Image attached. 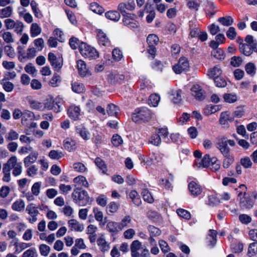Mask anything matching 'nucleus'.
<instances>
[{
  "mask_svg": "<svg viewBox=\"0 0 257 257\" xmlns=\"http://www.w3.org/2000/svg\"><path fill=\"white\" fill-rule=\"evenodd\" d=\"M229 144L231 147L235 145L233 140H228L225 136H220L216 138L215 146L224 157L222 166L224 168H228L234 162V157L230 154V148L228 147Z\"/></svg>",
  "mask_w": 257,
  "mask_h": 257,
  "instance_id": "f257e3e1",
  "label": "nucleus"
},
{
  "mask_svg": "<svg viewBox=\"0 0 257 257\" xmlns=\"http://www.w3.org/2000/svg\"><path fill=\"white\" fill-rule=\"evenodd\" d=\"M72 197L75 202L80 206H85L91 204L92 202L87 192L85 190L81 191L78 188L74 190Z\"/></svg>",
  "mask_w": 257,
  "mask_h": 257,
  "instance_id": "f03ea898",
  "label": "nucleus"
},
{
  "mask_svg": "<svg viewBox=\"0 0 257 257\" xmlns=\"http://www.w3.org/2000/svg\"><path fill=\"white\" fill-rule=\"evenodd\" d=\"M152 116L151 110L146 107H143L135 110L132 114V119L135 122L142 123L149 121Z\"/></svg>",
  "mask_w": 257,
  "mask_h": 257,
  "instance_id": "7ed1b4c3",
  "label": "nucleus"
},
{
  "mask_svg": "<svg viewBox=\"0 0 257 257\" xmlns=\"http://www.w3.org/2000/svg\"><path fill=\"white\" fill-rule=\"evenodd\" d=\"M79 51L83 57L89 59H96L98 57L97 51L85 43L81 42Z\"/></svg>",
  "mask_w": 257,
  "mask_h": 257,
  "instance_id": "20e7f679",
  "label": "nucleus"
},
{
  "mask_svg": "<svg viewBox=\"0 0 257 257\" xmlns=\"http://www.w3.org/2000/svg\"><path fill=\"white\" fill-rule=\"evenodd\" d=\"M10 170L13 169L12 174L14 176L20 175L22 173V166L21 163L18 162L16 156L11 157L7 162Z\"/></svg>",
  "mask_w": 257,
  "mask_h": 257,
  "instance_id": "39448f33",
  "label": "nucleus"
},
{
  "mask_svg": "<svg viewBox=\"0 0 257 257\" xmlns=\"http://www.w3.org/2000/svg\"><path fill=\"white\" fill-rule=\"evenodd\" d=\"M122 22L123 24L130 28H136L139 27V24L136 20L137 16L133 14H123Z\"/></svg>",
  "mask_w": 257,
  "mask_h": 257,
  "instance_id": "423d86ee",
  "label": "nucleus"
},
{
  "mask_svg": "<svg viewBox=\"0 0 257 257\" xmlns=\"http://www.w3.org/2000/svg\"><path fill=\"white\" fill-rule=\"evenodd\" d=\"M26 212L30 215L27 218L30 223H34L37 220V216L39 214V212L34 203L28 204L26 209Z\"/></svg>",
  "mask_w": 257,
  "mask_h": 257,
  "instance_id": "0eeeda50",
  "label": "nucleus"
},
{
  "mask_svg": "<svg viewBox=\"0 0 257 257\" xmlns=\"http://www.w3.org/2000/svg\"><path fill=\"white\" fill-rule=\"evenodd\" d=\"M48 59L55 70L59 71L63 66V59L60 57H57L54 53L50 52L48 54Z\"/></svg>",
  "mask_w": 257,
  "mask_h": 257,
  "instance_id": "6e6552de",
  "label": "nucleus"
},
{
  "mask_svg": "<svg viewBox=\"0 0 257 257\" xmlns=\"http://www.w3.org/2000/svg\"><path fill=\"white\" fill-rule=\"evenodd\" d=\"M189 62L185 58H181L178 63L173 67V70L176 74H180L189 68Z\"/></svg>",
  "mask_w": 257,
  "mask_h": 257,
  "instance_id": "1a4fd4ad",
  "label": "nucleus"
},
{
  "mask_svg": "<svg viewBox=\"0 0 257 257\" xmlns=\"http://www.w3.org/2000/svg\"><path fill=\"white\" fill-rule=\"evenodd\" d=\"M191 94L196 99L202 100L205 98V92L200 86L194 85L191 88Z\"/></svg>",
  "mask_w": 257,
  "mask_h": 257,
  "instance_id": "9d476101",
  "label": "nucleus"
},
{
  "mask_svg": "<svg viewBox=\"0 0 257 257\" xmlns=\"http://www.w3.org/2000/svg\"><path fill=\"white\" fill-rule=\"evenodd\" d=\"M233 120L234 117L230 116L229 112L224 111L221 113L219 122L224 127H228L229 126L228 122H232Z\"/></svg>",
  "mask_w": 257,
  "mask_h": 257,
  "instance_id": "9b49d317",
  "label": "nucleus"
},
{
  "mask_svg": "<svg viewBox=\"0 0 257 257\" xmlns=\"http://www.w3.org/2000/svg\"><path fill=\"white\" fill-rule=\"evenodd\" d=\"M188 189L192 195L198 196L202 192V187L194 181L190 182L188 184Z\"/></svg>",
  "mask_w": 257,
  "mask_h": 257,
  "instance_id": "f8f14e48",
  "label": "nucleus"
},
{
  "mask_svg": "<svg viewBox=\"0 0 257 257\" xmlns=\"http://www.w3.org/2000/svg\"><path fill=\"white\" fill-rule=\"evenodd\" d=\"M77 66L79 75L82 77H85L90 75L88 68L86 66L85 62L81 60H79L77 62Z\"/></svg>",
  "mask_w": 257,
  "mask_h": 257,
  "instance_id": "ddd939ff",
  "label": "nucleus"
},
{
  "mask_svg": "<svg viewBox=\"0 0 257 257\" xmlns=\"http://www.w3.org/2000/svg\"><path fill=\"white\" fill-rule=\"evenodd\" d=\"M125 76L120 74H110L108 76V80L112 84H121L124 82Z\"/></svg>",
  "mask_w": 257,
  "mask_h": 257,
  "instance_id": "4468645a",
  "label": "nucleus"
},
{
  "mask_svg": "<svg viewBox=\"0 0 257 257\" xmlns=\"http://www.w3.org/2000/svg\"><path fill=\"white\" fill-rule=\"evenodd\" d=\"M135 8V3L134 1L128 2L127 3H121L118 6V10L123 14H127L126 13V10L133 11Z\"/></svg>",
  "mask_w": 257,
  "mask_h": 257,
  "instance_id": "2eb2a0df",
  "label": "nucleus"
},
{
  "mask_svg": "<svg viewBox=\"0 0 257 257\" xmlns=\"http://www.w3.org/2000/svg\"><path fill=\"white\" fill-rule=\"evenodd\" d=\"M142 248V245L140 241L138 240L133 241L131 245L132 256L140 257V253L138 250Z\"/></svg>",
  "mask_w": 257,
  "mask_h": 257,
  "instance_id": "dca6fc26",
  "label": "nucleus"
},
{
  "mask_svg": "<svg viewBox=\"0 0 257 257\" xmlns=\"http://www.w3.org/2000/svg\"><path fill=\"white\" fill-rule=\"evenodd\" d=\"M68 226L72 231L81 232L84 229V225L76 219H72L68 221Z\"/></svg>",
  "mask_w": 257,
  "mask_h": 257,
  "instance_id": "f3484780",
  "label": "nucleus"
},
{
  "mask_svg": "<svg viewBox=\"0 0 257 257\" xmlns=\"http://www.w3.org/2000/svg\"><path fill=\"white\" fill-rule=\"evenodd\" d=\"M240 52L246 56H250L252 52L254 51V49L251 45L243 43V40L240 39V44L239 47Z\"/></svg>",
  "mask_w": 257,
  "mask_h": 257,
  "instance_id": "a211bd4d",
  "label": "nucleus"
},
{
  "mask_svg": "<svg viewBox=\"0 0 257 257\" xmlns=\"http://www.w3.org/2000/svg\"><path fill=\"white\" fill-rule=\"evenodd\" d=\"M97 37L98 43L100 45L107 46L110 44V41L106 35L101 30H97Z\"/></svg>",
  "mask_w": 257,
  "mask_h": 257,
  "instance_id": "6ab92c4d",
  "label": "nucleus"
},
{
  "mask_svg": "<svg viewBox=\"0 0 257 257\" xmlns=\"http://www.w3.org/2000/svg\"><path fill=\"white\" fill-rule=\"evenodd\" d=\"M244 197L240 199V207L242 209H250L254 205L253 201L249 196H246V193H244Z\"/></svg>",
  "mask_w": 257,
  "mask_h": 257,
  "instance_id": "aec40b11",
  "label": "nucleus"
},
{
  "mask_svg": "<svg viewBox=\"0 0 257 257\" xmlns=\"http://www.w3.org/2000/svg\"><path fill=\"white\" fill-rule=\"evenodd\" d=\"M68 114L71 119L77 120L80 115V108L79 106L72 105L68 109Z\"/></svg>",
  "mask_w": 257,
  "mask_h": 257,
  "instance_id": "412c9836",
  "label": "nucleus"
},
{
  "mask_svg": "<svg viewBox=\"0 0 257 257\" xmlns=\"http://www.w3.org/2000/svg\"><path fill=\"white\" fill-rule=\"evenodd\" d=\"M28 102L32 109L43 110L44 109V103L35 100L32 98L29 97L27 98Z\"/></svg>",
  "mask_w": 257,
  "mask_h": 257,
  "instance_id": "4be33fe9",
  "label": "nucleus"
},
{
  "mask_svg": "<svg viewBox=\"0 0 257 257\" xmlns=\"http://www.w3.org/2000/svg\"><path fill=\"white\" fill-rule=\"evenodd\" d=\"M38 156V153L37 152H32L30 155L24 159V163L25 166L28 167L30 164L35 163L37 159Z\"/></svg>",
  "mask_w": 257,
  "mask_h": 257,
  "instance_id": "5701e85b",
  "label": "nucleus"
},
{
  "mask_svg": "<svg viewBox=\"0 0 257 257\" xmlns=\"http://www.w3.org/2000/svg\"><path fill=\"white\" fill-rule=\"evenodd\" d=\"M217 159L216 158H211L209 155L206 154L201 160V164L199 165V167L202 165L203 168L210 167L211 164L216 162Z\"/></svg>",
  "mask_w": 257,
  "mask_h": 257,
  "instance_id": "b1692460",
  "label": "nucleus"
},
{
  "mask_svg": "<svg viewBox=\"0 0 257 257\" xmlns=\"http://www.w3.org/2000/svg\"><path fill=\"white\" fill-rule=\"evenodd\" d=\"M34 117L35 115L33 112L28 110H25L22 113V122L24 125H27L28 124L27 121L33 120Z\"/></svg>",
  "mask_w": 257,
  "mask_h": 257,
  "instance_id": "393cba45",
  "label": "nucleus"
},
{
  "mask_svg": "<svg viewBox=\"0 0 257 257\" xmlns=\"http://www.w3.org/2000/svg\"><path fill=\"white\" fill-rule=\"evenodd\" d=\"M3 177L2 178V180L6 183L9 182L11 180V170L7 164V163H5L3 165Z\"/></svg>",
  "mask_w": 257,
  "mask_h": 257,
  "instance_id": "a878e982",
  "label": "nucleus"
},
{
  "mask_svg": "<svg viewBox=\"0 0 257 257\" xmlns=\"http://www.w3.org/2000/svg\"><path fill=\"white\" fill-rule=\"evenodd\" d=\"M25 207V203L22 199H18L12 205V209L17 212H23Z\"/></svg>",
  "mask_w": 257,
  "mask_h": 257,
  "instance_id": "bb28decb",
  "label": "nucleus"
},
{
  "mask_svg": "<svg viewBox=\"0 0 257 257\" xmlns=\"http://www.w3.org/2000/svg\"><path fill=\"white\" fill-rule=\"evenodd\" d=\"M44 108H47L49 110H54L56 112L60 111L59 109L56 110V106H57L59 108H60V106L52 98L47 99L46 102L44 104Z\"/></svg>",
  "mask_w": 257,
  "mask_h": 257,
  "instance_id": "cd10ccee",
  "label": "nucleus"
},
{
  "mask_svg": "<svg viewBox=\"0 0 257 257\" xmlns=\"http://www.w3.org/2000/svg\"><path fill=\"white\" fill-rule=\"evenodd\" d=\"M106 229L109 232L112 233L117 232L121 230L119 223L115 221L108 222L106 225Z\"/></svg>",
  "mask_w": 257,
  "mask_h": 257,
  "instance_id": "c85d7f7f",
  "label": "nucleus"
},
{
  "mask_svg": "<svg viewBox=\"0 0 257 257\" xmlns=\"http://www.w3.org/2000/svg\"><path fill=\"white\" fill-rule=\"evenodd\" d=\"M217 231L215 230L210 229L207 239L209 242L208 245L214 246L216 243Z\"/></svg>",
  "mask_w": 257,
  "mask_h": 257,
  "instance_id": "c756f323",
  "label": "nucleus"
},
{
  "mask_svg": "<svg viewBox=\"0 0 257 257\" xmlns=\"http://www.w3.org/2000/svg\"><path fill=\"white\" fill-rule=\"evenodd\" d=\"M221 74L222 70L218 65H216L213 68L210 69L208 72L209 77L214 79L216 78V77H219Z\"/></svg>",
  "mask_w": 257,
  "mask_h": 257,
  "instance_id": "7c9ffc66",
  "label": "nucleus"
},
{
  "mask_svg": "<svg viewBox=\"0 0 257 257\" xmlns=\"http://www.w3.org/2000/svg\"><path fill=\"white\" fill-rule=\"evenodd\" d=\"M37 55V50L33 47H30L27 50L26 52H23L21 56L24 59H32Z\"/></svg>",
  "mask_w": 257,
  "mask_h": 257,
  "instance_id": "2f4dec72",
  "label": "nucleus"
},
{
  "mask_svg": "<svg viewBox=\"0 0 257 257\" xmlns=\"http://www.w3.org/2000/svg\"><path fill=\"white\" fill-rule=\"evenodd\" d=\"M97 243L101 251L103 252L107 251L110 249L109 244L103 237L98 238L97 240Z\"/></svg>",
  "mask_w": 257,
  "mask_h": 257,
  "instance_id": "473e14b6",
  "label": "nucleus"
},
{
  "mask_svg": "<svg viewBox=\"0 0 257 257\" xmlns=\"http://www.w3.org/2000/svg\"><path fill=\"white\" fill-rule=\"evenodd\" d=\"M14 245L16 247L15 252L20 253L25 249L31 246L32 243L15 241L14 243Z\"/></svg>",
  "mask_w": 257,
  "mask_h": 257,
  "instance_id": "72a5a7b5",
  "label": "nucleus"
},
{
  "mask_svg": "<svg viewBox=\"0 0 257 257\" xmlns=\"http://www.w3.org/2000/svg\"><path fill=\"white\" fill-rule=\"evenodd\" d=\"M107 19L115 22L118 21L120 18V14L115 11H110L105 14Z\"/></svg>",
  "mask_w": 257,
  "mask_h": 257,
  "instance_id": "f704fd0d",
  "label": "nucleus"
},
{
  "mask_svg": "<svg viewBox=\"0 0 257 257\" xmlns=\"http://www.w3.org/2000/svg\"><path fill=\"white\" fill-rule=\"evenodd\" d=\"M0 37H2L4 41L7 43H12L14 41L13 35L10 32L1 31Z\"/></svg>",
  "mask_w": 257,
  "mask_h": 257,
  "instance_id": "c9c22d12",
  "label": "nucleus"
},
{
  "mask_svg": "<svg viewBox=\"0 0 257 257\" xmlns=\"http://www.w3.org/2000/svg\"><path fill=\"white\" fill-rule=\"evenodd\" d=\"M64 147L69 152L74 151L76 149L75 142L71 139L67 138L64 141Z\"/></svg>",
  "mask_w": 257,
  "mask_h": 257,
  "instance_id": "e433bc0d",
  "label": "nucleus"
},
{
  "mask_svg": "<svg viewBox=\"0 0 257 257\" xmlns=\"http://www.w3.org/2000/svg\"><path fill=\"white\" fill-rule=\"evenodd\" d=\"M129 197L135 205L139 206L141 204L142 201L140 195L136 190L131 191Z\"/></svg>",
  "mask_w": 257,
  "mask_h": 257,
  "instance_id": "4c0bfd02",
  "label": "nucleus"
},
{
  "mask_svg": "<svg viewBox=\"0 0 257 257\" xmlns=\"http://www.w3.org/2000/svg\"><path fill=\"white\" fill-rule=\"evenodd\" d=\"M73 182L77 185L83 186L85 187H88L89 184L86 178L83 176H78L73 179Z\"/></svg>",
  "mask_w": 257,
  "mask_h": 257,
  "instance_id": "58836bf2",
  "label": "nucleus"
},
{
  "mask_svg": "<svg viewBox=\"0 0 257 257\" xmlns=\"http://www.w3.org/2000/svg\"><path fill=\"white\" fill-rule=\"evenodd\" d=\"M12 11L13 8L10 6L0 9V18L3 19L11 17L12 14Z\"/></svg>",
  "mask_w": 257,
  "mask_h": 257,
  "instance_id": "ea45409f",
  "label": "nucleus"
},
{
  "mask_svg": "<svg viewBox=\"0 0 257 257\" xmlns=\"http://www.w3.org/2000/svg\"><path fill=\"white\" fill-rule=\"evenodd\" d=\"M76 132L84 140H88L89 139L90 133L85 128L83 127H78L76 128Z\"/></svg>",
  "mask_w": 257,
  "mask_h": 257,
  "instance_id": "a19ab883",
  "label": "nucleus"
},
{
  "mask_svg": "<svg viewBox=\"0 0 257 257\" xmlns=\"http://www.w3.org/2000/svg\"><path fill=\"white\" fill-rule=\"evenodd\" d=\"M218 21L223 26L228 27L233 23V19L230 16H226L219 18Z\"/></svg>",
  "mask_w": 257,
  "mask_h": 257,
  "instance_id": "79ce46f5",
  "label": "nucleus"
},
{
  "mask_svg": "<svg viewBox=\"0 0 257 257\" xmlns=\"http://www.w3.org/2000/svg\"><path fill=\"white\" fill-rule=\"evenodd\" d=\"M31 36L35 37L41 33V28L37 23L32 24L30 29Z\"/></svg>",
  "mask_w": 257,
  "mask_h": 257,
  "instance_id": "37998d69",
  "label": "nucleus"
},
{
  "mask_svg": "<svg viewBox=\"0 0 257 257\" xmlns=\"http://www.w3.org/2000/svg\"><path fill=\"white\" fill-rule=\"evenodd\" d=\"M132 221V217L130 215L125 216L122 218L120 222L119 223L121 230H122L123 228L130 227Z\"/></svg>",
  "mask_w": 257,
  "mask_h": 257,
  "instance_id": "c03bdc74",
  "label": "nucleus"
},
{
  "mask_svg": "<svg viewBox=\"0 0 257 257\" xmlns=\"http://www.w3.org/2000/svg\"><path fill=\"white\" fill-rule=\"evenodd\" d=\"M245 70L248 74L253 76L256 72L255 66L253 63H248L245 66Z\"/></svg>",
  "mask_w": 257,
  "mask_h": 257,
  "instance_id": "a18cd8bd",
  "label": "nucleus"
},
{
  "mask_svg": "<svg viewBox=\"0 0 257 257\" xmlns=\"http://www.w3.org/2000/svg\"><path fill=\"white\" fill-rule=\"evenodd\" d=\"M244 41L246 44H249L252 46L254 49V52L257 53V42L256 40H253V36L248 35L245 38Z\"/></svg>",
  "mask_w": 257,
  "mask_h": 257,
  "instance_id": "49530a36",
  "label": "nucleus"
},
{
  "mask_svg": "<svg viewBox=\"0 0 257 257\" xmlns=\"http://www.w3.org/2000/svg\"><path fill=\"white\" fill-rule=\"evenodd\" d=\"M211 55L213 57L219 60H223L225 57L224 53L220 48L213 50L211 52Z\"/></svg>",
  "mask_w": 257,
  "mask_h": 257,
  "instance_id": "de8ad7c7",
  "label": "nucleus"
},
{
  "mask_svg": "<svg viewBox=\"0 0 257 257\" xmlns=\"http://www.w3.org/2000/svg\"><path fill=\"white\" fill-rule=\"evenodd\" d=\"M142 194L144 200L149 203H152L154 202V198L152 197L151 193L147 189H144L142 192Z\"/></svg>",
  "mask_w": 257,
  "mask_h": 257,
  "instance_id": "09e8293b",
  "label": "nucleus"
},
{
  "mask_svg": "<svg viewBox=\"0 0 257 257\" xmlns=\"http://www.w3.org/2000/svg\"><path fill=\"white\" fill-rule=\"evenodd\" d=\"M90 10L94 13L101 15L104 12L103 8L96 3H92L90 5Z\"/></svg>",
  "mask_w": 257,
  "mask_h": 257,
  "instance_id": "8fccbe9b",
  "label": "nucleus"
},
{
  "mask_svg": "<svg viewBox=\"0 0 257 257\" xmlns=\"http://www.w3.org/2000/svg\"><path fill=\"white\" fill-rule=\"evenodd\" d=\"M159 38L155 34H150L147 39L149 46H156L159 42Z\"/></svg>",
  "mask_w": 257,
  "mask_h": 257,
  "instance_id": "3c124183",
  "label": "nucleus"
},
{
  "mask_svg": "<svg viewBox=\"0 0 257 257\" xmlns=\"http://www.w3.org/2000/svg\"><path fill=\"white\" fill-rule=\"evenodd\" d=\"M37 249L35 247H31L24 251L22 257H37Z\"/></svg>",
  "mask_w": 257,
  "mask_h": 257,
  "instance_id": "603ef678",
  "label": "nucleus"
},
{
  "mask_svg": "<svg viewBox=\"0 0 257 257\" xmlns=\"http://www.w3.org/2000/svg\"><path fill=\"white\" fill-rule=\"evenodd\" d=\"M72 88L74 92L80 93L84 91V86L82 83L74 82L72 84Z\"/></svg>",
  "mask_w": 257,
  "mask_h": 257,
  "instance_id": "864d4df0",
  "label": "nucleus"
},
{
  "mask_svg": "<svg viewBox=\"0 0 257 257\" xmlns=\"http://www.w3.org/2000/svg\"><path fill=\"white\" fill-rule=\"evenodd\" d=\"M160 101V97L157 94H153L150 95L149 99V104L156 107L158 105Z\"/></svg>",
  "mask_w": 257,
  "mask_h": 257,
  "instance_id": "5fc2aeb1",
  "label": "nucleus"
},
{
  "mask_svg": "<svg viewBox=\"0 0 257 257\" xmlns=\"http://www.w3.org/2000/svg\"><path fill=\"white\" fill-rule=\"evenodd\" d=\"M118 108L113 104H109L107 107V112L108 115L115 116L118 111Z\"/></svg>",
  "mask_w": 257,
  "mask_h": 257,
  "instance_id": "6e6d98bb",
  "label": "nucleus"
},
{
  "mask_svg": "<svg viewBox=\"0 0 257 257\" xmlns=\"http://www.w3.org/2000/svg\"><path fill=\"white\" fill-rule=\"evenodd\" d=\"M93 212L94 214V217L96 220L99 222V225H101V222L103 218V214L102 211L99 210L97 207L93 208Z\"/></svg>",
  "mask_w": 257,
  "mask_h": 257,
  "instance_id": "4d7b16f0",
  "label": "nucleus"
},
{
  "mask_svg": "<svg viewBox=\"0 0 257 257\" xmlns=\"http://www.w3.org/2000/svg\"><path fill=\"white\" fill-rule=\"evenodd\" d=\"M73 169L75 171L81 173L87 171V168L85 165L80 162L75 163L73 164Z\"/></svg>",
  "mask_w": 257,
  "mask_h": 257,
  "instance_id": "13d9d810",
  "label": "nucleus"
},
{
  "mask_svg": "<svg viewBox=\"0 0 257 257\" xmlns=\"http://www.w3.org/2000/svg\"><path fill=\"white\" fill-rule=\"evenodd\" d=\"M161 139L158 134H153L149 140V143L154 146H159L161 144Z\"/></svg>",
  "mask_w": 257,
  "mask_h": 257,
  "instance_id": "bf43d9fd",
  "label": "nucleus"
},
{
  "mask_svg": "<svg viewBox=\"0 0 257 257\" xmlns=\"http://www.w3.org/2000/svg\"><path fill=\"white\" fill-rule=\"evenodd\" d=\"M95 165L102 170L103 173H106L107 169L104 162L100 158H96L95 160Z\"/></svg>",
  "mask_w": 257,
  "mask_h": 257,
  "instance_id": "052dcab7",
  "label": "nucleus"
},
{
  "mask_svg": "<svg viewBox=\"0 0 257 257\" xmlns=\"http://www.w3.org/2000/svg\"><path fill=\"white\" fill-rule=\"evenodd\" d=\"M50 247L45 244H42L39 246L40 253L43 256H47L50 253Z\"/></svg>",
  "mask_w": 257,
  "mask_h": 257,
  "instance_id": "680f3d73",
  "label": "nucleus"
},
{
  "mask_svg": "<svg viewBox=\"0 0 257 257\" xmlns=\"http://www.w3.org/2000/svg\"><path fill=\"white\" fill-rule=\"evenodd\" d=\"M1 83L3 85L4 89L7 92H11L14 89L13 84L11 82L7 81L5 79H3Z\"/></svg>",
  "mask_w": 257,
  "mask_h": 257,
  "instance_id": "e2e57ef3",
  "label": "nucleus"
},
{
  "mask_svg": "<svg viewBox=\"0 0 257 257\" xmlns=\"http://www.w3.org/2000/svg\"><path fill=\"white\" fill-rule=\"evenodd\" d=\"M224 101L228 103H233L237 100V96L235 94L226 93L223 95Z\"/></svg>",
  "mask_w": 257,
  "mask_h": 257,
  "instance_id": "0e129e2a",
  "label": "nucleus"
},
{
  "mask_svg": "<svg viewBox=\"0 0 257 257\" xmlns=\"http://www.w3.org/2000/svg\"><path fill=\"white\" fill-rule=\"evenodd\" d=\"M81 43H80V41L77 38L72 37L69 40L70 46L71 48L74 50L77 49L78 47H79V49H80Z\"/></svg>",
  "mask_w": 257,
  "mask_h": 257,
  "instance_id": "69168bd1",
  "label": "nucleus"
},
{
  "mask_svg": "<svg viewBox=\"0 0 257 257\" xmlns=\"http://www.w3.org/2000/svg\"><path fill=\"white\" fill-rule=\"evenodd\" d=\"M240 163L245 168H251L252 165L250 158L248 157L241 158L240 161Z\"/></svg>",
  "mask_w": 257,
  "mask_h": 257,
  "instance_id": "338daca9",
  "label": "nucleus"
},
{
  "mask_svg": "<svg viewBox=\"0 0 257 257\" xmlns=\"http://www.w3.org/2000/svg\"><path fill=\"white\" fill-rule=\"evenodd\" d=\"M112 55L113 59L116 61H119L123 57L122 52L118 49L115 48L113 50Z\"/></svg>",
  "mask_w": 257,
  "mask_h": 257,
  "instance_id": "774afa93",
  "label": "nucleus"
}]
</instances>
